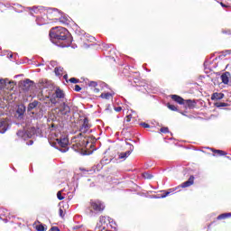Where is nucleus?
Listing matches in <instances>:
<instances>
[{
    "instance_id": "31",
    "label": "nucleus",
    "mask_w": 231,
    "mask_h": 231,
    "mask_svg": "<svg viewBox=\"0 0 231 231\" xmlns=\"http://www.w3.org/2000/svg\"><path fill=\"white\" fill-rule=\"evenodd\" d=\"M74 90H75L77 93H79V91L82 90V88H80V86H79V85H76Z\"/></svg>"
},
{
    "instance_id": "24",
    "label": "nucleus",
    "mask_w": 231,
    "mask_h": 231,
    "mask_svg": "<svg viewBox=\"0 0 231 231\" xmlns=\"http://www.w3.org/2000/svg\"><path fill=\"white\" fill-rule=\"evenodd\" d=\"M167 107L171 109V111H178V107L174 105H171L170 103L167 104Z\"/></svg>"
},
{
    "instance_id": "36",
    "label": "nucleus",
    "mask_w": 231,
    "mask_h": 231,
    "mask_svg": "<svg viewBox=\"0 0 231 231\" xmlns=\"http://www.w3.org/2000/svg\"><path fill=\"white\" fill-rule=\"evenodd\" d=\"M24 134V132H23V131H21V130H19L18 132H17V135L18 136H23Z\"/></svg>"
},
{
    "instance_id": "1",
    "label": "nucleus",
    "mask_w": 231,
    "mask_h": 231,
    "mask_svg": "<svg viewBox=\"0 0 231 231\" xmlns=\"http://www.w3.org/2000/svg\"><path fill=\"white\" fill-rule=\"evenodd\" d=\"M51 41L60 48H69L71 39L68 36V29L64 27H53L49 33Z\"/></svg>"
},
{
    "instance_id": "17",
    "label": "nucleus",
    "mask_w": 231,
    "mask_h": 231,
    "mask_svg": "<svg viewBox=\"0 0 231 231\" xmlns=\"http://www.w3.org/2000/svg\"><path fill=\"white\" fill-rule=\"evenodd\" d=\"M131 152H132V151H127V152H120L119 153V160H124V159L127 158L128 156H131Z\"/></svg>"
},
{
    "instance_id": "33",
    "label": "nucleus",
    "mask_w": 231,
    "mask_h": 231,
    "mask_svg": "<svg viewBox=\"0 0 231 231\" xmlns=\"http://www.w3.org/2000/svg\"><path fill=\"white\" fill-rule=\"evenodd\" d=\"M49 231H60V229L57 226H52Z\"/></svg>"
},
{
    "instance_id": "4",
    "label": "nucleus",
    "mask_w": 231,
    "mask_h": 231,
    "mask_svg": "<svg viewBox=\"0 0 231 231\" xmlns=\"http://www.w3.org/2000/svg\"><path fill=\"white\" fill-rule=\"evenodd\" d=\"M55 143H56V145H59L60 147V151L61 152H68V151H69V148L68 147L69 141L68 140V138H66V137L58 138V139H56Z\"/></svg>"
},
{
    "instance_id": "40",
    "label": "nucleus",
    "mask_w": 231,
    "mask_h": 231,
    "mask_svg": "<svg viewBox=\"0 0 231 231\" xmlns=\"http://www.w3.org/2000/svg\"><path fill=\"white\" fill-rule=\"evenodd\" d=\"M106 219V217H100V222H103Z\"/></svg>"
},
{
    "instance_id": "37",
    "label": "nucleus",
    "mask_w": 231,
    "mask_h": 231,
    "mask_svg": "<svg viewBox=\"0 0 231 231\" xmlns=\"http://www.w3.org/2000/svg\"><path fill=\"white\" fill-rule=\"evenodd\" d=\"M94 93H100V89L97 87L93 88Z\"/></svg>"
},
{
    "instance_id": "12",
    "label": "nucleus",
    "mask_w": 231,
    "mask_h": 231,
    "mask_svg": "<svg viewBox=\"0 0 231 231\" xmlns=\"http://www.w3.org/2000/svg\"><path fill=\"white\" fill-rule=\"evenodd\" d=\"M230 77V72H225L221 75V80L223 84H228L229 82V78Z\"/></svg>"
},
{
    "instance_id": "13",
    "label": "nucleus",
    "mask_w": 231,
    "mask_h": 231,
    "mask_svg": "<svg viewBox=\"0 0 231 231\" xmlns=\"http://www.w3.org/2000/svg\"><path fill=\"white\" fill-rule=\"evenodd\" d=\"M212 152H214V154H216V156H226V152L223 151V150H216L214 148L211 149Z\"/></svg>"
},
{
    "instance_id": "26",
    "label": "nucleus",
    "mask_w": 231,
    "mask_h": 231,
    "mask_svg": "<svg viewBox=\"0 0 231 231\" xmlns=\"http://www.w3.org/2000/svg\"><path fill=\"white\" fill-rule=\"evenodd\" d=\"M160 132L162 133L163 134H167V133H169V127H162L160 129Z\"/></svg>"
},
{
    "instance_id": "34",
    "label": "nucleus",
    "mask_w": 231,
    "mask_h": 231,
    "mask_svg": "<svg viewBox=\"0 0 231 231\" xmlns=\"http://www.w3.org/2000/svg\"><path fill=\"white\" fill-rule=\"evenodd\" d=\"M5 88V81L0 79V89H3Z\"/></svg>"
},
{
    "instance_id": "28",
    "label": "nucleus",
    "mask_w": 231,
    "mask_h": 231,
    "mask_svg": "<svg viewBox=\"0 0 231 231\" xmlns=\"http://www.w3.org/2000/svg\"><path fill=\"white\" fill-rule=\"evenodd\" d=\"M89 88H97V86H98V84L96 81H90L88 84Z\"/></svg>"
},
{
    "instance_id": "8",
    "label": "nucleus",
    "mask_w": 231,
    "mask_h": 231,
    "mask_svg": "<svg viewBox=\"0 0 231 231\" xmlns=\"http://www.w3.org/2000/svg\"><path fill=\"white\" fill-rule=\"evenodd\" d=\"M32 86H33V81L30 79H25L22 82V88L24 91H28V89H30V88Z\"/></svg>"
},
{
    "instance_id": "20",
    "label": "nucleus",
    "mask_w": 231,
    "mask_h": 231,
    "mask_svg": "<svg viewBox=\"0 0 231 231\" xmlns=\"http://www.w3.org/2000/svg\"><path fill=\"white\" fill-rule=\"evenodd\" d=\"M143 178H144V180H152V174L149 172H144L143 173Z\"/></svg>"
},
{
    "instance_id": "30",
    "label": "nucleus",
    "mask_w": 231,
    "mask_h": 231,
    "mask_svg": "<svg viewBox=\"0 0 231 231\" xmlns=\"http://www.w3.org/2000/svg\"><path fill=\"white\" fill-rule=\"evenodd\" d=\"M16 113H18V115H20V116H22V115H24V108L19 107L17 109Z\"/></svg>"
},
{
    "instance_id": "2",
    "label": "nucleus",
    "mask_w": 231,
    "mask_h": 231,
    "mask_svg": "<svg viewBox=\"0 0 231 231\" xmlns=\"http://www.w3.org/2000/svg\"><path fill=\"white\" fill-rule=\"evenodd\" d=\"M88 210H89L90 216H93L94 213L102 214L106 210V204L100 199H90Z\"/></svg>"
},
{
    "instance_id": "18",
    "label": "nucleus",
    "mask_w": 231,
    "mask_h": 231,
    "mask_svg": "<svg viewBox=\"0 0 231 231\" xmlns=\"http://www.w3.org/2000/svg\"><path fill=\"white\" fill-rule=\"evenodd\" d=\"M39 106V101H33L28 105V111H32V109H35Z\"/></svg>"
},
{
    "instance_id": "41",
    "label": "nucleus",
    "mask_w": 231,
    "mask_h": 231,
    "mask_svg": "<svg viewBox=\"0 0 231 231\" xmlns=\"http://www.w3.org/2000/svg\"><path fill=\"white\" fill-rule=\"evenodd\" d=\"M221 6H223V8H226V5L220 3Z\"/></svg>"
},
{
    "instance_id": "9",
    "label": "nucleus",
    "mask_w": 231,
    "mask_h": 231,
    "mask_svg": "<svg viewBox=\"0 0 231 231\" xmlns=\"http://www.w3.org/2000/svg\"><path fill=\"white\" fill-rule=\"evenodd\" d=\"M171 100H173V102H176L177 104H180V106H184V104H185V99H183V97H181L178 95H171Z\"/></svg>"
},
{
    "instance_id": "7",
    "label": "nucleus",
    "mask_w": 231,
    "mask_h": 231,
    "mask_svg": "<svg viewBox=\"0 0 231 231\" xmlns=\"http://www.w3.org/2000/svg\"><path fill=\"white\" fill-rule=\"evenodd\" d=\"M60 113L63 116H68L69 113H71V108L69 106H68L66 103H63L60 107Z\"/></svg>"
},
{
    "instance_id": "21",
    "label": "nucleus",
    "mask_w": 231,
    "mask_h": 231,
    "mask_svg": "<svg viewBox=\"0 0 231 231\" xmlns=\"http://www.w3.org/2000/svg\"><path fill=\"white\" fill-rule=\"evenodd\" d=\"M69 82H70L71 84H79V82H80V79H76V78H70L69 79Z\"/></svg>"
},
{
    "instance_id": "10",
    "label": "nucleus",
    "mask_w": 231,
    "mask_h": 231,
    "mask_svg": "<svg viewBox=\"0 0 231 231\" xmlns=\"http://www.w3.org/2000/svg\"><path fill=\"white\" fill-rule=\"evenodd\" d=\"M8 130V121L1 120L0 121V133L3 134L4 133H6Z\"/></svg>"
},
{
    "instance_id": "38",
    "label": "nucleus",
    "mask_w": 231,
    "mask_h": 231,
    "mask_svg": "<svg viewBox=\"0 0 231 231\" xmlns=\"http://www.w3.org/2000/svg\"><path fill=\"white\" fill-rule=\"evenodd\" d=\"M125 122H126V123L131 122L130 117L126 116L125 118Z\"/></svg>"
},
{
    "instance_id": "15",
    "label": "nucleus",
    "mask_w": 231,
    "mask_h": 231,
    "mask_svg": "<svg viewBox=\"0 0 231 231\" xmlns=\"http://www.w3.org/2000/svg\"><path fill=\"white\" fill-rule=\"evenodd\" d=\"M100 98H104L105 100H111V98H113V94L109 92L102 93L100 95Z\"/></svg>"
},
{
    "instance_id": "42",
    "label": "nucleus",
    "mask_w": 231,
    "mask_h": 231,
    "mask_svg": "<svg viewBox=\"0 0 231 231\" xmlns=\"http://www.w3.org/2000/svg\"><path fill=\"white\" fill-rule=\"evenodd\" d=\"M126 116H129L130 120L133 118V115H131V114Z\"/></svg>"
},
{
    "instance_id": "39",
    "label": "nucleus",
    "mask_w": 231,
    "mask_h": 231,
    "mask_svg": "<svg viewBox=\"0 0 231 231\" xmlns=\"http://www.w3.org/2000/svg\"><path fill=\"white\" fill-rule=\"evenodd\" d=\"M63 79L66 80V82H68V75H67V74H65V75L63 76Z\"/></svg>"
},
{
    "instance_id": "43",
    "label": "nucleus",
    "mask_w": 231,
    "mask_h": 231,
    "mask_svg": "<svg viewBox=\"0 0 231 231\" xmlns=\"http://www.w3.org/2000/svg\"><path fill=\"white\" fill-rule=\"evenodd\" d=\"M208 228H210V225L208 226Z\"/></svg>"
},
{
    "instance_id": "16",
    "label": "nucleus",
    "mask_w": 231,
    "mask_h": 231,
    "mask_svg": "<svg viewBox=\"0 0 231 231\" xmlns=\"http://www.w3.org/2000/svg\"><path fill=\"white\" fill-rule=\"evenodd\" d=\"M221 98H223V94L220 93H213L211 96V100H221Z\"/></svg>"
},
{
    "instance_id": "19",
    "label": "nucleus",
    "mask_w": 231,
    "mask_h": 231,
    "mask_svg": "<svg viewBox=\"0 0 231 231\" xmlns=\"http://www.w3.org/2000/svg\"><path fill=\"white\" fill-rule=\"evenodd\" d=\"M228 217H231V213H223L220 214L217 219L221 220V219H228Z\"/></svg>"
},
{
    "instance_id": "23",
    "label": "nucleus",
    "mask_w": 231,
    "mask_h": 231,
    "mask_svg": "<svg viewBox=\"0 0 231 231\" xmlns=\"http://www.w3.org/2000/svg\"><path fill=\"white\" fill-rule=\"evenodd\" d=\"M215 106H216V107H226V106H228V104L219 102V103H216Z\"/></svg>"
},
{
    "instance_id": "6",
    "label": "nucleus",
    "mask_w": 231,
    "mask_h": 231,
    "mask_svg": "<svg viewBox=\"0 0 231 231\" xmlns=\"http://www.w3.org/2000/svg\"><path fill=\"white\" fill-rule=\"evenodd\" d=\"M89 129H91V125L89 124V119H88V117H85L83 120V124L79 128L80 133L78 134V138L79 136H82V134H86V133H88L89 131Z\"/></svg>"
},
{
    "instance_id": "22",
    "label": "nucleus",
    "mask_w": 231,
    "mask_h": 231,
    "mask_svg": "<svg viewBox=\"0 0 231 231\" xmlns=\"http://www.w3.org/2000/svg\"><path fill=\"white\" fill-rule=\"evenodd\" d=\"M224 35H227L228 39H231V31L230 30H222Z\"/></svg>"
},
{
    "instance_id": "3",
    "label": "nucleus",
    "mask_w": 231,
    "mask_h": 231,
    "mask_svg": "<svg viewBox=\"0 0 231 231\" xmlns=\"http://www.w3.org/2000/svg\"><path fill=\"white\" fill-rule=\"evenodd\" d=\"M194 175H190L189 180L181 183L180 186L170 189L167 191L163 190V194L161 195V198L163 199L167 198V196H171V194H173L175 190H178V189H180V187H181V189H187V187H191V185H194Z\"/></svg>"
},
{
    "instance_id": "29",
    "label": "nucleus",
    "mask_w": 231,
    "mask_h": 231,
    "mask_svg": "<svg viewBox=\"0 0 231 231\" xmlns=\"http://www.w3.org/2000/svg\"><path fill=\"white\" fill-rule=\"evenodd\" d=\"M57 198H58V199L60 201H62V199H64V197L62 196V192L61 191H58Z\"/></svg>"
},
{
    "instance_id": "14",
    "label": "nucleus",
    "mask_w": 231,
    "mask_h": 231,
    "mask_svg": "<svg viewBox=\"0 0 231 231\" xmlns=\"http://www.w3.org/2000/svg\"><path fill=\"white\" fill-rule=\"evenodd\" d=\"M63 71H64V68H62V67H56L54 69V73L57 77H62Z\"/></svg>"
},
{
    "instance_id": "32",
    "label": "nucleus",
    "mask_w": 231,
    "mask_h": 231,
    "mask_svg": "<svg viewBox=\"0 0 231 231\" xmlns=\"http://www.w3.org/2000/svg\"><path fill=\"white\" fill-rule=\"evenodd\" d=\"M59 216L60 217H64V210L62 208L59 209Z\"/></svg>"
},
{
    "instance_id": "35",
    "label": "nucleus",
    "mask_w": 231,
    "mask_h": 231,
    "mask_svg": "<svg viewBox=\"0 0 231 231\" xmlns=\"http://www.w3.org/2000/svg\"><path fill=\"white\" fill-rule=\"evenodd\" d=\"M115 111H116V113H120V111H122V106L115 107Z\"/></svg>"
},
{
    "instance_id": "11",
    "label": "nucleus",
    "mask_w": 231,
    "mask_h": 231,
    "mask_svg": "<svg viewBox=\"0 0 231 231\" xmlns=\"http://www.w3.org/2000/svg\"><path fill=\"white\" fill-rule=\"evenodd\" d=\"M196 101L195 100H190V99H187L184 100V106L186 107H189V109H194V107H196Z\"/></svg>"
},
{
    "instance_id": "27",
    "label": "nucleus",
    "mask_w": 231,
    "mask_h": 231,
    "mask_svg": "<svg viewBox=\"0 0 231 231\" xmlns=\"http://www.w3.org/2000/svg\"><path fill=\"white\" fill-rule=\"evenodd\" d=\"M140 125L141 127H143V129H149L151 127V125L147 123H141Z\"/></svg>"
},
{
    "instance_id": "5",
    "label": "nucleus",
    "mask_w": 231,
    "mask_h": 231,
    "mask_svg": "<svg viewBox=\"0 0 231 231\" xmlns=\"http://www.w3.org/2000/svg\"><path fill=\"white\" fill-rule=\"evenodd\" d=\"M66 95L64 94V90L60 89V87H58L54 92V94L51 97V104H57V98H64Z\"/></svg>"
},
{
    "instance_id": "25",
    "label": "nucleus",
    "mask_w": 231,
    "mask_h": 231,
    "mask_svg": "<svg viewBox=\"0 0 231 231\" xmlns=\"http://www.w3.org/2000/svg\"><path fill=\"white\" fill-rule=\"evenodd\" d=\"M36 230L37 231H46V227H44V226L42 224H40V225L36 226Z\"/></svg>"
}]
</instances>
